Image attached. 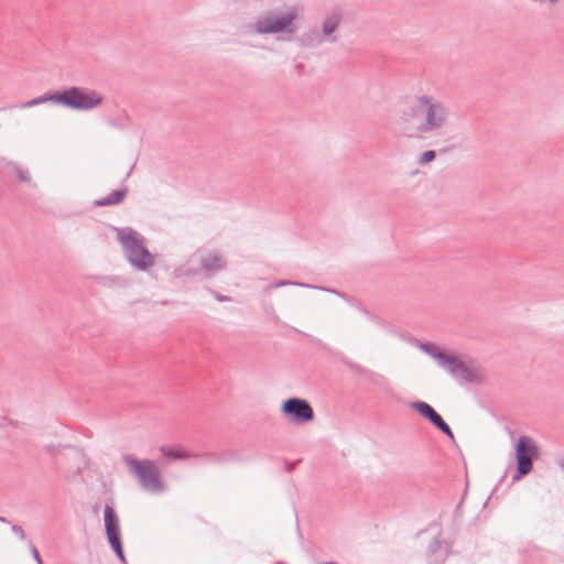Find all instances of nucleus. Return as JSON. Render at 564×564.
Here are the masks:
<instances>
[{
	"label": "nucleus",
	"instance_id": "1a4fd4ad",
	"mask_svg": "<svg viewBox=\"0 0 564 564\" xmlns=\"http://www.w3.org/2000/svg\"><path fill=\"white\" fill-rule=\"evenodd\" d=\"M226 261L219 254L218 251L209 252L206 256L200 257V269L191 270L187 274H197L199 271H204L207 275L224 270Z\"/></svg>",
	"mask_w": 564,
	"mask_h": 564
},
{
	"label": "nucleus",
	"instance_id": "4c0bfd02",
	"mask_svg": "<svg viewBox=\"0 0 564 564\" xmlns=\"http://www.w3.org/2000/svg\"><path fill=\"white\" fill-rule=\"evenodd\" d=\"M275 564H285V563H283V562H276Z\"/></svg>",
	"mask_w": 564,
	"mask_h": 564
},
{
	"label": "nucleus",
	"instance_id": "ddd939ff",
	"mask_svg": "<svg viewBox=\"0 0 564 564\" xmlns=\"http://www.w3.org/2000/svg\"><path fill=\"white\" fill-rule=\"evenodd\" d=\"M417 347L424 351L426 355H429L431 358L435 359L440 366H444L446 360L449 357V354H447L445 350L438 349V347L430 341H419Z\"/></svg>",
	"mask_w": 564,
	"mask_h": 564
},
{
	"label": "nucleus",
	"instance_id": "7c9ffc66",
	"mask_svg": "<svg viewBox=\"0 0 564 564\" xmlns=\"http://www.w3.org/2000/svg\"><path fill=\"white\" fill-rule=\"evenodd\" d=\"M116 555L118 556V558L120 560V562H121L122 564H127V560H126V556H124V552H123V551H121V553H117Z\"/></svg>",
	"mask_w": 564,
	"mask_h": 564
},
{
	"label": "nucleus",
	"instance_id": "c85d7f7f",
	"mask_svg": "<svg viewBox=\"0 0 564 564\" xmlns=\"http://www.w3.org/2000/svg\"><path fill=\"white\" fill-rule=\"evenodd\" d=\"M296 463H286L285 470L286 473H292L295 468Z\"/></svg>",
	"mask_w": 564,
	"mask_h": 564
},
{
	"label": "nucleus",
	"instance_id": "6ab92c4d",
	"mask_svg": "<svg viewBox=\"0 0 564 564\" xmlns=\"http://www.w3.org/2000/svg\"><path fill=\"white\" fill-rule=\"evenodd\" d=\"M161 453L167 457V458H172V459H185V458H188L191 457L192 455L186 452V451H180V449H173L171 447H167V446H162L160 448Z\"/></svg>",
	"mask_w": 564,
	"mask_h": 564
},
{
	"label": "nucleus",
	"instance_id": "6e6552de",
	"mask_svg": "<svg viewBox=\"0 0 564 564\" xmlns=\"http://www.w3.org/2000/svg\"><path fill=\"white\" fill-rule=\"evenodd\" d=\"M443 368L458 381L474 383L478 380L477 370L467 366L455 355H449Z\"/></svg>",
	"mask_w": 564,
	"mask_h": 564
},
{
	"label": "nucleus",
	"instance_id": "72a5a7b5",
	"mask_svg": "<svg viewBox=\"0 0 564 564\" xmlns=\"http://www.w3.org/2000/svg\"><path fill=\"white\" fill-rule=\"evenodd\" d=\"M0 522L1 523H9L8 519L0 516Z\"/></svg>",
	"mask_w": 564,
	"mask_h": 564
},
{
	"label": "nucleus",
	"instance_id": "2eb2a0df",
	"mask_svg": "<svg viewBox=\"0 0 564 564\" xmlns=\"http://www.w3.org/2000/svg\"><path fill=\"white\" fill-rule=\"evenodd\" d=\"M340 360L349 370L358 375L365 376L368 380L373 381V378L376 377V373L373 371L364 368L362 366L354 362L352 360L348 359L345 356H343Z\"/></svg>",
	"mask_w": 564,
	"mask_h": 564
},
{
	"label": "nucleus",
	"instance_id": "c9c22d12",
	"mask_svg": "<svg viewBox=\"0 0 564 564\" xmlns=\"http://www.w3.org/2000/svg\"><path fill=\"white\" fill-rule=\"evenodd\" d=\"M321 564H338V563H336V562H332V561H330V562H323V563H321Z\"/></svg>",
	"mask_w": 564,
	"mask_h": 564
},
{
	"label": "nucleus",
	"instance_id": "f257e3e1",
	"mask_svg": "<svg viewBox=\"0 0 564 564\" xmlns=\"http://www.w3.org/2000/svg\"><path fill=\"white\" fill-rule=\"evenodd\" d=\"M417 101L424 106L425 120L414 128L405 127L408 138H417L419 134L440 131L447 126L449 109L445 104L427 95L419 96Z\"/></svg>",
	"mask_w": 564,
	"mask_h": 564
},
{
	"label": "nucleus",
	"instance_id": "9b49d317",
	"mask_svg": "<svg viewBox=\"0 0 564 564\" xmlns=\"http://www.w3.org/2000/svg\"><path fill=\"white\" fill-rule=\"evenodd\" d=\"M104 521L107 536L120 534L119 519L112 506L106 505Z\"/></svg>",
	"mask_w": 564,
	"mask_h": 564
},
{
	"label": "nucleus",
	"instance_id": "9d476101",
	"mask_svg": "<svg viewBox=\"0 0 564 564\" xmlns=\"http://www.w3.org/2000/svg\"><path fill=\"white\" fill-rule=\"evenodd\" d=\"M341 11L339 9H335L330 14L324 18L322 23V31H319L324 39H327L330 43H335L337 41V36L333 34L338 29L341 22Z\"/></svg>",
	"mask_w": 564,
	"mask_h": 564
},
{
	"label": "nucleus",
	"instance_id": "aec40b11",
	"mask_svg": "<svg viewBox=\"0 0 564 564\" xmlns=\"http://www.w3.org/2000/svg\"><path fill=\"white\" fill-rule=\"evenodd\" d=\"M8 167L11 169L15 173L17 177L19 178V181H21L23 183L31 182V176H30L29 171L23 170L17 163L10 162V163H8Z\"/></svg>",
	"mask_w": 564,
	"mask_h": 564
},
{
	"label": "nucleus",
	"instance_id": "20e7f679",
	"mask_svg": "<svg viewBox=\"0 0 564 564\" xmlns=\"http://www.w3.org/2000/svg\"><path fill=\"white\" fill-rule=\"evenodd\" d=\"M122 458L128 470L139 479L144 490L160 492L165 489L161 471L153 460H140L130 454H124Z\"/></svg>",
	"mask_w": 564,
	"mask_h": 564
},
{
	"label": "nucleus",
	"instance_id": "4468645a",
	"mask_svg": "<svg viewBox=\"0 0 564 564\" xmlns=\"http://www.w3.org/2000/svg\"><path fill=\"white\" fill-rule=\"evenodd\" d=\"M127 194H128V187H122L120 189L112 191L106 197L96 199L94 202V206L106 207V206L118 205L123 202Z\"/></svg>",
	"mask_w": 564,
	"mask_h": 564
},
{
	"label": "nucleus",
	"instance_id": "393cba45",
	"mask_svg": "<svg viewBox=\"0 0 564 564\" xmlns=\"http://www.w3.org/2000/svg\"><path fill=\"white\" fill-rule=\"evenodd\" d=\"M30 551H31V554H32L33 558L35 560V562L37 564H43V561H42V557H41V555L39 553V550L32 543H30Z\"/></svg>",
	"mask_w": 564,
	"mask_h": 564
},
{
	"label": "nucleus",
	"instance_id": "0eeeda50",
	"mask_svg": "<svg viewBox=\"0 0 564 564\" xmlns=\"http://www.w3.org/2000/svg\"><path fill=\"white\" fill-rule=\"evenodd\" d=\"M281 413L295 425L305 424L314 420V410L311 403L302 398L291 397L283 401Z\"/></svg>",
	"mask_w": 564,
	"mask_h": 564
},
{
	"label": "nucleus",
	"instance_id": "473e14b6",
	"mask_svg": "<svg viewBox=\"0 0 564 564\" xmlns=\"http://www.w3.org/2000/svg\"><path fill=\"white\" fill-rule=\"evenodd\" d=\"M556 464L561 467V469L564 471V458L556 459Z\"/></svg>",
	"mask_w": 564,
	"mask_h": 564
},
{
	"label": "nucleus",
	"instance_id": "dca6fc26",
	"mask_svg": "<svg viewBox=\"0 0 564 564\" xmlns=\"http://www.w3.org/2000/svg\"><path fill=\"white\" fill-rule=\"evenodd\" d=\"M424 115V106L423 104L417 101V98L415 99V104L413 106L408 107L402 111V120L404 123H408L411 121V119L420 117Z\"/></svg>",
	"mask_w": 564,
	"mask_h": 564
},
{
	"label": "nucleus",
	"instance_id": "f8f14e48",
	"mask_svg": "<svg viewBox=\"0 0 564 564\" xmlns=\"http://www.w3.org/2000/svg\"><path fill=\"white\" fill-rule=\"evenodd\" d=\"M324 42L325 39L317 29H312L307 32H304L301 36L297 37V43L300 44V46L305 48L317 47Z\"/></svg>",
	"mask_w": 564,
	"mask_h": 564
},
{
	"label": "nucleus",
	"instance_id": "2f4dec72",
	"mask_svg": "<svg viewBox=\"0 0 564 564\" xmlns=\"http://www.w3.org/2000/svg\"><path fill=\"white\" fill-rule=\"evenodd\" d=\"M45 449H46L50 454H54V452H55V445H54V444L46 445Z\"/></svg>",
	"mask_w": 564,
	"mask_h": 564
},
{
	"label": "nucleus",
	"instance_id": "a211bd4d",
	"mask_svg": "<svg viewBox=\"0 0 564 564\" xmlns=\"http://www.w3.org/2000/svg\"><path fill=\"white\" fill-rule=\"evenodd\" d=\"M411 408L427 421H430L431 416L435 413V409L424 401L412 402Z\"/></svg>",
	"mask_w": 564,
	"mask_h": 564
},
{
	"label": "nucleus",
	"instance_id": "f03ea898",
	"mask_svg": "<svg viewBox=\"0 0 564 564\" xmlns=\"http://www.w3.org/2000/svg\"><path fill=\"white\" fill-rule=\"evenodd\" d=\"M112 229L117 231V239L132 267L147 271L154 264V257L144 246V238L138 231L129 227Z\"/></svg>",
	"mask_w": 564,
	"mask_h": 564
},
{
	"label": "nucleus",
	"instance_id": "39448f33",
	"mask_svg": "<svg viewBox=\"0 0 564 564\" xmlns=\"http://www.w3.org/2000/svg\"><path fill=\"white\" fill-rule=\"evenodd\" d=\"M59 105L72 110L87 111L102 105L104 97L100 93L78 86H70L59 90Z\"/></svg>",
	"mask_w": 564,
	"mask_h": 564
},
{
	"label": "nucleus",
	"instance_id": "cd10ccee",
	"mask_svg": "<svg viewBox=\"0 0 564 564\" xmlns=\"http://www.w3.org/2000/svg\"><path fill=\"white\" fill-rule=\"evenodd\" d=\"M209 460L214 462V463H223V459L216 455V454H206L205 455Z\"/></svg>",
	"mask_w": 564,
	"mask_h": 564
},
{
	"label": "nucleus",
	"instance_id": "5701e85b",
	"mask_svg": "<svg viewBox=\"0 0 564 564\" xmlns=\"http://www.w3.org/2000/svg\"><path fill=\"white\" fill-rule=\"evenodd\" d=\"M436 158V152L434 150H427L423 152L419 159V164L424 165L427 164Z\"/></svg>",
	"mask_w": 564,
	"mask_h": 564
},
{
	"label": "nucleus",
	"instance_id": "bb28decb",
	"mask_svg": "<svg viewBox=\"0 0 564 564\" xmlns=\"http://www.w3.org/2000/svg\"><path fill=\"white\" fill-rule=\"evenodd\" d=\"M40 105L36 98L25 101L21 105L22 108H30Z\"/></svg>",
	"mask_w": 564,
	"mask_h": 564
},
{
	"label": "nucleus",
	"instance_id": "b1692460",
	"mask_svg": "<svg viewBox=\"0 0 564 564\" xmlns=\"http://www.w3.org/2000/svg\"><path fill=\"white\" fill-rule=\"evenodd\" d=\"M11 530L13 533H15L21 540H25L26 539V534L24 532V530L22 529V527L18 525V524H12L11 525Z\"/></svg>",
	"mask_w": 564,
	"mask_h": 564
},
{
	"label": "nucleus",
	"instance_id": "c756f323",
	"mask_svg": "<svg viewBox=\"0 0 564 564\" xmlns=\"http://www.w3.org/2000/svg\"><path fill=\"white\" fill-rule=\"evenodd\" d=\"M303 69H304V64L299 63V64H296V65H295V70H296V73H297L299 75H302Z\"/></svg>",
	"mask_w": 564,
	"mask_h": 564
},
{
	"label": "nucleus",
	"instance_id": "412c9836",
	"mask_svg": "<svg viewBox=\"0 0 564 564\" xmlns=\"http://www.w3.org/2000/svg\"><path fill=\"white\" fill-rule=\"evenodd\" d=\"M59 96V90L56 91H47L42 96L36 97L39 104H44L47 101H51L52 104L59 105V99L57 98Z\"/></svg>",
	"mask_w": 564,
	"mask_h": 564
},
{
	"label": "nucleus",
	"instance_id": "f3484780",
	"mask_svg": "<svg viewBox=\"0 0 564 564\" xmlns=\"http://www.w3.org/2000/svg\"><path fill=\"white\" fill-rule=\"evenodd\" d=\"M437 430L448 436L451 440H454V433L449 425L443 420V417L435 411V413L431 416L430 421Z\"/></svg>",
	"mask_w": 564,
	"mask_h": 564
},
{
	"label": "nucleus",
	"instance_id": "4be33fe9",
	"mask_svg": "<svg viewBox=\"0 0 564 564\" xmlns=\"http://www.w3.org/2000/svg\"><path fill=\"white\" fill-rule=\"evenodd\" d=\"M107 540L116 554L121 553V551H123L120 534L107 536Z\"/></svg>",
	"mask_w": 564,
	"mask_h": 564
},
{
	"label": "nucleus",
	"instance_id": "f704fd0d",
	"mask_svg": "<svg viewBox=\"0 0 564 564\" xmlns=\"http://www.w3.org/2000/svg\"><path fill=\"white\" fill-rule=\"evenodd\" d=\"M291 282H288V281H281L279 283H276V285H286V284H290Z\"/></svg>",
	"mask_w": 564,
	"mask_h": 564
},
{
	"label": "nucleus",
	"instance_id": "423d86ee",
	"mask_svg": "<svg viewBox=\"0 0 564 564\" xmlns=\"http://www.w3.org/2000/svg\"><path fill=\"white\" fill-rule=\"evenodd\" d=\"M540 456L536 443L527 435H521L516 443V473L512 481L520 480L527 476L533 468V462Z\"/></svg>",
	"mask_w": 564,
	"mask_h": 564
},
{
	"label": "nucleus",
	"instance_id": "e433bc0d",
	"mask_svg": "<svg viewBox=\"0 0 564 564\" xmlns=\"http://www.w3.org/2000/svg\"><path fill=\"white\" fill-rule=\"evenodd\" d=\"M550 3L555 4L558 0H549Z\"/></svg>",
	"mask_w": 564,
	"mask_h": 564
},
{
	"label": "nucleus",
	"instance_id": "7ed1b4c3",
	"mask_svg": "<svg viewBox=\"0 0 564 564\" xmlns=\"http://www.w3.org/2000/svg\"><path fill=\"white\" fill-rule=\"evenodd\" d=\"M297 15L296 7L289 8L284 14H280L278 10H270L260 14L252 28L258 34L294 33L296 30L294 21Z\"/></svg>",
	"mask_w": 564,
	"mask_h": 564
},
{
	"label": "nucleus",
	"instance_id": "a878e982",
	"mask_svg": "<svg viewBox=\"0 0 564 564\" xmlns=\"http://www.w3.org/2000/svg\"><path fill=\"white\" fill-rule=\"evenodd\" d=\"M210 293L214 295V297L218 301V302H228L230 301V297L227 296V295H223V294H219L213 290H210Z\"/></svg>",
	"mask_w": 564,
	"mask_h": 564
}]
</instances>
